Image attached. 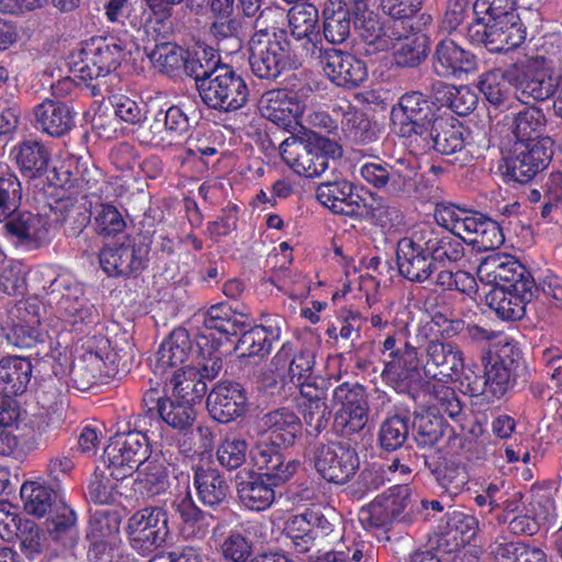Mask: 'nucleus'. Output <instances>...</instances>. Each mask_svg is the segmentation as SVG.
I'll return each mask as SVG.
<instances>
[{
  "mask_svg": "<svg viewBox=\"0 0 562 562\" xmlns=\"http://www.w3.org/2000/svg\"><path fill=\"white\" fill-rule=\"evenodd\" d=\"M127 40L115 36H95L85 41L69 56L72 80L90 88L91 94L105 95L110 92L109 77L120 66Z\"/></svg>",
  "mask_w": 562,
  "mask_h": 562,
  "instance_id": "nucleus-1",
  "label": "nucleus"
},
{
  "mask_svg": "<svg viewBox=\"0 0 562 562\" xmlns=\"http://www.w3.org/2000/svg\"><path fill=\"white\" fill-rule=\"evenodd\" d=\"M351 16L368 55L385 52L390 47L392 35L383 33L378 15L369 10L364 2L363 9H357L353 1L329 0L324 8V35L333 44L342 43L350 33Z\"/></svg>",
  "mask_w": 562,
  "mask_h": 562,
  "instance_id": "nucleus-2",
  "label": "nucleus"
},
{
  "mask_svg": "<svg viewBox=\"0 0 562 562\" xmlns=\"http://www.w3.org/2000/svg\"><path fill=\"white\" fill-rule=\"evenodd\" d=\"M173 375L165 382L161 392L151 387L144 394V403L149 411L157 409L160 418L170 427L180 431L189 429L195 420L194 403L205 392V382H196L194 373L188 380L180 381Z\"/></svg>",
  "mask_w": 562,
  "mask_h": 562,
  "instance_id": "nucleus-3",
  "label": "nucleus"
},
{
  "mask_svg": "<svg viewBox=\"0 0 562 562\" xmlns=\"http://www.w3.org/2000/svg\"><path fill=\"white\" fill-rule=\"evenodd\" d=\"M206 358L207 355L198 347L194 352L192 351L188 330L177 328L161 342L153 363V371L164 383L170 382L173 375H180V381L188 380L192 373L196 382H204L214 379L203 374Z\"/></svg>",
  "mask_w": 562,
  "mask_h": 562,
  "instance_id": "nucleus-4",
  "label": "nucleus"
},
{
  "mask_svg": "<svg viewBox=\"0 0 562 562\" xmlns=\"http://www.w3.org/2000/svg\"><path fill=\"white\" fill-rule=\"evenodd\" d=\"M249 318L243 313L235 312L229 305L220 303L211 306L204 314L203 326L195 338V347L207 355L203 374L216 378L222 369L220 347L228 340L231 335L249 325Z\"/></svg>",
  "mask_w": 562,
  "mask_h": 562,
  "instance_id": "nucleus-5",
  "label": "nucleus"
},
{
  "mask_svg": "<svg viewBox=\"0 0 562 562\" xmlns=\"http://www.w3.org/2000/svg\"><path fill=\"white\" fill-rule=\"evenodd\" d=\"M43 276L52 277L49 286L43 285L49 296L48 303L54 306V317L49 326L58 330L57 322L63 323L60 329L81 330L83 325L93 324L98 319V313L93 305L83 297V289L80 284L65 277H54L49 267L37 271Z\"/></svg>",
  "mask_w": 562,
  "mask_h": 562,
  "instance_id": "nucleus-6",
  "label": "nucleus"
},
{
  "mask_svg": "<svg viewBox=\"0 0 562 562\" xmlns=\"http://www.w3.org/2000/svg\"><path fill=\"white\" fill-rule=\"evenodd\" d=\"M148 459L147 437L140 431L116 434L105 447L103 460L110 470V475L120 481L131 476L138 471V480L147 484H162L164 473L157 471L154 474L147 473L151 462Z\"/></svg>",
  "mask_w": 562,
  "mask_h": 562,
  "instance_id": "nucleus-7",
  "label": "nucleus"
},
{
  "mask_svg": "<svg viewBox=\"0 0 562 562\" xmlns=\"http://www.w3.org/2000/svg\"><path fill=\"white\" fill-rule=\"evenodd\" d=\"M434 218L439 226L479 249H494L504 243L499 225L479 212L454 204H438Z\"/></svg>",
  "mask_w": 562,
  "mask_h": 562,
  "instance_id": "nucleus-8",
  "label": "nucleus"
},
{
  "mask_svg": "<svg viewBox=\"0 0 562 562\" xmlns=\"http://www.w3.org/2000/svg\"><path fill=\"white\" fill-rule=\"evenodd\" d=\"M282 160L297 175L315 178L329 167V159L342 156L340 145L329 138L308 133L305 137H289L280 145Z\"/></svg>",
  "mask_w": 562,
  "mask_h": 562,
  "instance_id": "nucleus-9",
  "label": "nucleus"
},
{
  "mask_svg": "<svg viewBox=\"0 0 562 562\" xmlns=\"http://www.w3.org/2000/svg\"><path fill=\"white\" fill-rule=\"evenodd\" d=\"M20 495L26 513L37 517H43L54 505L53 516L47 524L50 537L66 546L75 542L76 514L63 501L57 503V495L52 488L41 482L27 481L21 486Z\"/></svg>",
  "mask_w": 562,
  "mask_h": 562,
  "instance_id": "nucleus-10",
  "label": "nucleus"
},
{
  "mask_svg": "<svg viewBox=\"0 0 562 562\" xmlns=\"http://www.w3.org/2000/svg\"><path fill=\"white\" fill-rule=\"evenodd\" d=\"M379 361L382 363V380L397 392H404L408 383L417 375L418 358L415 347L389 334L379 348Z\"/></svg>",
  "mask_w": 562,
  "mask_h": 562,
  "instance_id": "nucleus-11",
  "label": "nucleus"
},
{
  "mask_svg": "<svg viewBox=\"0 0 562 562\" xmlns=\"http://www.w3.org/2000/svg\"><path fill=\"white\" fill-rule=\"evenodd\" d=\"M249 47L250 66L259 78L274 79L289 65V44L282 34L259 30L251 36Z\"/></svg>",
  "mask_w": 562,
  "mask_h": 562,
  "instance_id": "nucleus-12",
  "label": "nucleus"
},
{
  "mask_svg": "<svg viewBox=\"0 0 562 562\" xmlns=\"http://www.w3.org/2000/svg\"><path fill=\"white\" fill-rule=\"evenodd\" d=\"M126 533L131 547L139 554H148L161 547L169 535L168 513L159 506L145 507L127 521Z\"/></svg>",
  "mask_w": 562,
  "mask_h": 562,
  "instance_id": "nucleus-13",
  "label": "nucleus"
},
{
  "mask_svg": "<svg viewBox=\"0 0 562 562\" xmlns=\"http://www.w3.org/2000/svg\"><path fill=\"white\" fill-rule=\"evenodd\" d=\"M198 91L207 106L227 112L240 109L248 99L245 81L227 66H222L211 79L200 80Z\"/></svg>",
  "mask_w": 562,
  "mask_h": 562,
  "instance_id": "nucleus-14",
  "label": "nucleus"
},
{
  "mask_svg": "<svg viewBox=\"0 0 562 562\" xmlns=\"http://www.w3.org/2000/svg\"><path fill=\"white\" fill-rule=\"evenodd\" d=\"M306 106V93L291 89L269 90L258 102V110L262 117L289 131H295L297 126H302Z\"/></svg>",
  "mask_w": 562,
  "mask_h": 562,
  "instance_id": "nucleus-15",
  "label": "nucleus"
},
{
  "mask_svg": "<svg viewBox=\"0 0 562 562\" xmlns=\"http://www.w3.org/2000/svg\"><path fill=\"white\" fill-rule=\"evenodd\" d=\"M334 427L342 436L359 432L368 423V402L362 386L342 383L333 392Z\"/></svg>",
  "mask_w": 562,
  "mask_h": 562,
  "instance_id": "nucleus-16",
  "label": "nucleus"
},
{
  "mask_svg": "<svg viewBox=\"0 0 562 562\" xmlns=\"http://www.w3.org/2000/svg\"><path fill=\"white\" fill-rule=\"evenodd\" d=\"M435 120L432 104L420 92L402 95L391 111L392 130L402 137L423 135Z\"/></svg>",
  "mask_w": 562,
  "mask_h": 562,
  "instance_id": "nucleus-17",
  "label": "nucleus"
},
{
  "mask_svg": "<svg viewBox=\"0 0 562 562\" xmlns=\"http://www.w3.org/2000/svg\"><path fill=\"white\" fill-rule=\"evenodd\" d=\"M553 142L542 138L530 142H516L513 153L506 158V173L517 182L530 181L544 169L552 157Z\"/></svg>",
  "mask_w": 562,
  "mask_h": 562,
  "instance_id": "nucleus-18",
  "label": "nucleus"
},
{
  "mask_svg": "<svg viewBox=\"0 0 562 562\" xmlns=\"http://www.w3.org/2000/svg\"><path fill=\"white\" fill-rule=\"evenodd\" d=\"M471 41L484 45L491 53H506L520 46L526 38V30L518 14H509L505 20L484 24H471Z\"/></svg>",
  "mask_w": 562,
  "mask_h": 562,
  "instance_id": "nucleus-19",
  "label": "nucleus"
},
{
  "mask_svg": "<svg viewBox=\"0 0 562 562\" xmlns=\"http://www.w3.org/2000/svg\"><path fill=\"white\" fill-rule=\"evenodd\" d=\"M60 393L53 385H42L35 395V405L32 408L25 427L34 441L45 439L56 430L63 418Z\"/></svg>",
  "mask_w": 562,
  "mask_h": 562,
  "instance_id": "nucleus-20",
  "label": "nucleus"
},
{
  "mask_svg": "<svg viewBox=\"0 0 562 562\" xmlns=\"http://www.w3.org/2000/svg\"><path fill=\"white\" fill-rule=\"evenodd\" d=\"M516 98L521 103L543 101L554 94L555 82L543 58H531L513 78Z\"/></svg>",
  "mask_w": 562,
  "mask_h": 562,
  "instance_id": "nucleus-21",
  "label": "nucleus"
},
{
  "mask_svg": "<svg viewBox=\"0 0 562 562\" xmlns=\"http://www.w3.org/2000/svg\"><path fill=\"white\" fill-rule=\"evenodd\" d=\"M315 468L328 482L345 484L356 474L359 458L350 447L331 442L317 450Z\"/></svg>",
  "mask_w": 562,
  "mask_h": 562,
  "instance_id": "nucleus-22",
  "label": "nucleus"
},
{
  "mask_svg": "<svg viewBox=\"0 0 562 562\" xmlns=\"http://www.w3.org/2000/svg\"><path fill=\"white\" fill-rule=\"evenodd\" d=\"M396 257L400 272L411 281L423 282L437 268L423 233L402 238L397 244Z\"/></svg>",
  "mask_w": 562,
  "mask_h": 562,
  "instance_id": "nucleus-23",
  "label": "nucleus"
},
{
  "mask_svg": "<svg viewBox=\"0 0 562 562\" xmlns=\"http://www.w3.org/2000/svg\"><path fill=\"white\" fill-rule=\"evenodd\" d=\"M533 280L494 286L484 293L487 306L504 321L520 319L532 299Z\"/></svg>",
  "mask_w": 562,
  "mask_h": 562,
  "instance_id": "nucleus-24",
  "label": "nucleus"
},
{
  "mask_svg": "<svg viewBox=\"0 0 562 562\" xmlns=\"http://www.w3.org/2000/svg\"><path fill=\"white\" fill-rule=\"evenodd\" d=\"M520 359V350L509 341H499V346L490 356L485 371L486 391L494 396H503L512 386L515 370Z\"/></svg>",
  "mask_w": 562,
  "mask_h": 562,
  "instance_id": "nucleus-25",
  "label": "nucleus"
},
{
  "mask_svg": "<svg viewBox=\"0 0 562 562\" xmlns=\"http://www.w3.org/2000/svg\"><path fill=\"white\" fill-rule=\"evenodd\" d=\"M5 221L4 229L27 249H37L49 243L52 225L47 216L32 212H14Z\"/></svg>",
  "mask_w": 562,
  "mask_h": 562,
  "instance_id": "nucleus-26",
  "label": "nucleus"
},
{
  "mask_svg": "<svg viewBox=\"0 0 562 562\" xmlns=\"http://www.w3.org/2000/svg\"><path fill=\"white\" fill-rule=\"evenodd\" d=\"M87 538L90 541L89 555L94 562H113L121 543L119 521L95 513L90 519Z\"/></svg>",
  "mask_w": 562,
  "mask_h": 562,
  "instance_id": "nucleus-27",
  "label": "nucleus"
},
{
  "mask_svg": "<svg viewBox=\"0 0 562 562\" xmlns=\"http://www.w3.org/2000/svg\"><path fill=\"white\" fill-rule=\"evenodd\" d=\"M476 273L480 282L491 288L532 280L516 258L504 252H494L485 257Z\"/></svg>",
  "mask_w": 562,
  "mask_h": 562,
  "instance_id": "nucleus-28",
  "label": "nucleus"
},
{
  "mask_svg": "<svg viewBox=\"0 0 562 562\" xmlns=\"http://www.w3.org/2000/svg\"><path fill=\"white\" fill-rule=\"evenodd\" d=\"M322 65L325 75L337 86L358 87L368 77L367 66L361 59L336 48L323 53Z\"/></svg>",
  "mask_w": 562,
  "mask_h": 562,
  "instance_id": "nucleus-29",
  "label": "nucleus"
},
{
  "mask_svg": "<svg viewBox=\"0 0 562 562\" xmlns=\"http://www.w3.org/2000/svg\"><path fill=\"white\" fill-rule=\"evenodd\" d=\"M417 170L414 157L397 159L395 165L384 162H366L360 167L361 178L376 189L387 187L389 190L398 191L413 178Z\"/></svg>",
  "mask_w": 562,
  "mask_h": 562,
  "instance_id": "nucleus-30",
  "label": "nucleus"
},
{
  "mask_svg": "<svg viewBox=\"0 0 562 562\" xmlns=\"http://www.w3.org/2000/svg\"><path fill=\"white\" fill-rule=\"evenodd\" d=\"M286 535L297 552H307L318 537L331 531V524L318 510H307L291 517L285 527Z\"/></svg>",
  "mask_w": 562,
  "mask_h": 562,
  "instance_id": "nucleus-31",
  "label": "nucleus"
},
{
  "mask_svg": "<svg viewBox=\"0 0 562 562\" xmlns=\"http://www.w3.org/2000/svg\"><path fill=\"white\" fill-rule=\"evenodd\" d=\"M247 396L238 383H218L207 396L211 416L220 423H228L247 409Z\"/></svg>",
  "mask_w": 562,
  "mask_h": 562,
  "instance_id": "nucleus-32",
  "label": "nucleus"
},
{
  "mask_svg": "<svg viewBox=\"0 0 562 562\" xmlns=\"http://www.w3.org/2000/svg\"><path fill=\"white\" fill-rule=\"evenodd\" d=\"M425 374L431 379H457L463 370L461 351L450 342L432 340L426 348Z\"/></svg>",
  "mask_w": 562,
  "mask_h": 562,
  "instance_id": "nucleus-33",
  "label": "nucleus"
},
{
  "mask_svg": "<svg viewBox=\"0 0 562 562\" xmlns=\"http://www.w3.org/2000/svg\"><path fill=\"white\" fill-rule=\"evenodd\" d=\"M403 22L382 23L383 33L392 35L390 48L394 49V58L398 66L414 67L427 56V38L423 34H409L403 36L400 27Z\"/></svg>",
  "mask_w": 562,
  "mask_h": 562,
  "instance_id": "nucleus-34",
  "label": "nucleus"
},
{
  "mask_svg": "<svg viewBox=\"0 0 562 562\" xmlns=\"http://www.w3.org/2000/svg\"><path fill=\"white\" fill-rule=\"evenodd\" d=\"M173 508L181 520L180 532L186 540H202L207 536L214 517L201 510L189 492L176 497Z\"/></svg>",
  "mask_w": 562,
  "mask_h": 562,
  "instance_id": "nucleus-35",
  "label": "nucleus"
},
{
  "mask_svg": "<svg viewBox=\"0 0 562 562\" xmlns=\"http://www.w3.org/2000/svg\"><path fill=\"white\" fill-rule=\"evenodd\" d=\"M251 461L259 469H265V477L278 486L288 480L297 471L300 462L296 460H285L274 448L258 443L250 450Z\"/></svg>",
  "mask_w": 562,
  "mask_h": 562,
  "instance_id": "nucleus-36",
  "label": "nucleus"
},
{
  "mask_svg": "<svg viewBox=\"0 0 562 562\" xmlns=\"http://www.w3.org/2000/svg\"><path fill=\"white\" fill-rule=\"evenodd\" d=\"M316 196L319 203L335 214L357 216L363 207L362 200L352 192V187L347 181L322 183L317 188Z\"/></svg>",
  "mask_w": 562,
  "mask_h": 562,
  "instance_id": "nucleus-37",
  "label": "nucleus"
},
{
  "mask_svg": "<svg viewBox=\"0 0 562 562\" xmlns=\"http://www.w3.org/2000/svg\"><path fill=\"white\" fill-rule=\"evenodd\" d=\"M260 427L273 446H292L302 431L300 418L288 408H280L266 414L260 419Z\"/></svg>",
  "mask_w": 562,
  "mask_h": 562,
  "instance_id": "nucleus-38",
  "label": "nucleus"
},
{
  "mask_svg": "<svg viewBox=\"0 0 562 562\" xmlns=\"http://www.w3.org/2000/svg\"><path fill=\"white\" fill-rule=\"evenodd\" d=\"M36 127L50 136H63L75 125V113L59 101L44 100L34 110Z\"/></svg>",
  "mask_w": 562,
  "mask_h": 562,
  "instance_id": "nucleus-39",
  "label": "nucleus"
},
{
  "mask_svg": "<svg viewBox=\"0 0 562 562\" xmlns=\"http://www.w3.org/2000/svg\"><path fill=\"white\" fill-rule=\"evenodd\" d=\"M475 57L451 40L441 41L435 53L434 69L441 77L460 76L475 69Z\"/></svg>",
  "mask_w": 562,
  "mask_h": 562,
  "instance_id": "nucleus-40",
  "label": "nucleus"
},
{
  "mask_svg": "<svg viewBox=\"0 0 562 562\" xmlns=\"http://www.w3.org/2000/svg\"><path fill=\"white\" fill-rule=\"evenodd\" d=\"M333 114L336 120H340L341 131L346 137L361 143L372 139L370 120L349 101L336 102L333 106Z\"/></svg>",
  "mask_w": 562,
  "mask_h": 562,
  "instance_id": "nucleus-41",
  "label": "nucleus"
},
{
  "mask_svg": "<svg viewBox=\"0 0 562 562\" xmlns=\"http://www.w3.org/2000/svg\"><path fill=\"white\" fill-rule=\"evenodd\" d=\"M12 153L23 176L36 178L46 172L50 153L43 143L25 140L15 146Z\"/></svg>",
  "mask_w": 562,
  "mask_h": 562,
  "instance_id": "nucleus-42",
  "label": "nucleus"
},
{
  "mask_svg": "<svg viewBox=\"0 0 562 562\" xmlns=\"http://www.w3.org/2000/svg\"><path fill=\"white\" fill-rule=\"evenodd\" d=\"M31 361L22 357H8L0 360V391L7 395L22 394L31 380Z\"/></svg>",
  "mask_w": 562,
  "mask_h": 562,
  "instance_id": "nucleus-43",
  "label": "nucleus"
},
{
  "mask_svg": "<svg viewBox=\"0 0 562 562\" xmlns=\"http://www.w3.org/2000/svg\"><path fill=\"white\" fill-rule=\"evenodd\" d=\"M240 503L251 510L269 508L276 497L272 484L261 474H252L248 480L241 481L237 487Z\"/></svg>",
  "mask_w": 562,
  "mask_h": 562,
  "instance_id": "nucleus-44",
  "label": "nucleus"
},
{
  "mask_svg": "<svg viewBox=\"0 0 562 562\" xmlns=\"http://www.w3.org/2000/svg\"><path fill=\"white\" fill-rule=\"evenodd\" d=\"M162 119H156L151 126L153 133L157 138V144L164 146L179 145L188 133L189 120L183 110L179 106H170L165 113H160Z\"/></svg>",
  "mask_w": 562,
  "mask_h": 562,
  "instance_id": "nucleus-45",
  "label": "nucleus"
},
{
  "mask_svg": "<svg viewBox=\"0 0 562 562\" xmlns=\"http://www.w3.org/2000/svg\"><path fill=\"white\" fill-rule=\"evenodd\" d=\"M147 56L153 67L167 76L177 77L184 74L188 50L176 43L156 44Z\"/></svg>",
  "mask_w": 562,
  "mask_h": 562,
  "instance_id": "nucleus-46",
  "label": "nucleus"
},
{
  "mask_svg": "<svg viewBox=\"0 0 562 562\" xmlns=\"http://www.w3.org/2000/svg\"><path fill=\"white\" fill-rule=\"evenodd\" d=\"M325 400L324 391L317 387L316 384H306L294 397L304 422L310 426H313V423L316 422L315 429L317 431L321 430L323 422L327 419L328 415Z\"/></svg>",
  "mask_w": 562,
  "mask_h": 562,
  "instance_id": "nucleus-47",
  "label": "nucleus"
},
{
  "mask_svg": "<svg viewBox=\"0 0 562 562\" xmlns=\"http://www.w3.org/2000/svg\"><path fill=\"white\" fill-rule=\"evenodd\" d=\"M194 485L200 501L206 506H216L227 497L229 486L216 469H198Z\"/></svg>",
  "mask_w": 562,
  "mask_h": 562,
  "instance_id": "nucleus-48",
  "label": "nucleus"
},
{
  "mask_svg": "<svg viewBox=\"0 0 562 562\" xmlns=\"http://www.w3.org/2000/svg\"><path fill=\"white\" fill-rule=\"evenodd\" d=\"M212 33L217 37L236 36L241 27L237 0H210Z\"/></svg>",
  "mask_w": 562,
  "mask_h": 562,
  "instance_id": "nucleus-49",
  "label": "nucleus"
},
{
  "mask_svg": "<svg viewBox=\"0 0 562 562\" xmlns=\"http://www.w3.org/2000/svg\"><path fill=\"white\" fill-rule=\"evenodd\" d=\"M11 328L5 333L8 341L19 348H31L37 344L45 342V337L49 339V355L54 359H59L61 351L55 348V345L60 347L61 344L48 335L44 334L41 324L11 322Z\"/></svg>",
  "mask_w": 562,
  "mask_h": 562,
  "instance_id": "nucleus-50",
  "label": "nucleus"
},
{
  "mask_svg": "<svg viewBox=\"0 0 562 562\" xmlns=\"http://www.w3.org/2000/svg\"><path fill=\"white\" fill-rule=\"evenodd\" d=\"M430 136L436 151L451 155L464 145L463 127L454 124L452 117H438L430 128Z\"/></svg>",
  "mask_w": 562,
  "mask_h": 562,
  "instance_id": "nucleus-51",
  "label": "nucleus"
},
{
  "mask_svg": "<svg viewBox=\"0 0 562 562\" xmlns=\"http://www.w3.org/2000/svg\"><path fill=\"white\" fill-rule=\"evenodd\" d=\"M546 128V117L542 111L536 106L524 108L514 117L513 132L517 142H530L542 139Z\"/></svg>",
  "mask_w": 562,
  "mask_h": 562,
  "instance_id": "nucleus-52",
  "label": "nucleus"
},
{
  "mask_svg": "<svg viewBox=\"0 0 562 562\" xmlns=\"http://www.w3.org/2000/svg\"><path fill=\"white\" fill-rule=\"evenodd\" d=\"M186 61L184 74L194 78L198 89L200 80L211 79V76H214L215 71L217 72L222 67L220 56L212 47H199L193 55L188 52Z\"/></svg>",
  "mask_w": 562,
  "mask_h": 562,
  "instance_id": "nucleus-53",
  "label": "nucleus"
},
{
  "mask_svg": "<svg viewBox=\"0 0 562 562\" xmlns=\"http://www.w3.org/2000/svg\"><path fill=\"white\" fill-rule=\"evenodd\" d=\"M477 528L479 521L473 515L453 510L446 517L442 533L458 547L469 543L476 536Z\"/></svg>",
  "mask_w": 562,
  "mask_h": 562,
  "instance_id": "nucleus-54",
  "label": "nucleus"
},
{
  "mask_svg": "<svg viewBox=\"0 0 562 562\" xmlns=\"http://www.w3.org/2000/svg\"><path fill=\"white\" fill-rule=\"evenodd\" d=\"M513 81L504 71L495 69L483 74L477 87L487 102L501 105L510 97Z\"/></svg>",
  "mask_w": 562,
  "mask_h": 562,
  "instance_id": "nucleus-55",
  "label": "nucleus"
},
{
  "mask_svg": "<svg viewBox=\"0 0 562 562\" xmlns=\"http://www.w3.org/2000/svg\"><path fill=\"white\" fill-rule=\"evenodd\" d=\"M428 235V237L426 236L428 251L430 252L435 267L437 265L446 267L463 258L464 247L461 241L462 239L456 235L442 237H432L430 233Z\"/></svg>",
  "mask_w": 562,
  "mask_h": 562,
  "instance_id": "nucleus-56",
  "label": "nucleus"
},
{
  "mask_svg": "<svg viewBox=\"0 0 562 562\" xmlns=\"http://www.w3.org/2000/svg\"><path fill=\"white\" fill-rule=\"evenodd\" d=\"M289 27L296 40H311L316 34L318 11L311 3L293 7L288 14Z\"/></svg>",
  "mask_w": 562,
  "mask_h": 562,
  "instance_id": "nucleus-57",
  "label": "nucleus"
},
{
  "mask_svg": "<svg viewBox=\"0 0 562 562\" xmlns=\"http://www.w3.org/2000/svg\"><path fill=\"white\" fill-rule=\"evenodd\" d=\"M315 353L311 349H304L296 353L290 362L288 375L290 382L297 391L306 384H316L314 375Z\"/></svg>",
  "mask_w": 562,
  "mask_h": 562,
  "instance_id": "nucleus-58",
  "label": "nucleus"
},
{
  "mask_svg": "<svg viewBox=\"0 0 562 562\" xmlns=\"http://www.w3.org/2000/svg\"><path fill=\"white\" fill-rule=\"evenodd\" d=\"M473 13L475 15L473 24H484V26L506 20L509 14H517L510 0H475Z\"/></svg>",
  "mask_w": 562,
  "mask_h": 562,
  "instance_id": "nucleus-59",
  "label": "nucleus"
},
{
  "mask_svg": "<svg viewBox=\"0 0 562 562\" xmlns=\"http://www.w3.org/2000/svg\"><path fill=\"white\" fill-rule=\"evenodd\" d=\"M436 481L450 498L459 495L469 481L465 469L456 463H445L435 471Z\"/></svg>",
  "mask_w": 562,
  "mask_h": 562,
  "instance_id": "nucleus-60",
  "label": "nucleus"
},
{
  "mask_svg": "<svg viewBox=\"0 0 562 562\" xmlns=\"http://www.w3.org/2000/svg\"><path fill=\"white\" fill-rule=\"evenodd\" d=\"M21 183L10 171H0V222L7 220L19 207Z\"/></svg>",
  "mask_w": 562,
  "mask_h": 562,
  "instance_id": "nucleus-61",
  "label": "nucleus"
},
{
  "mask_svg": "<svg viewBox=\"0 0 562 562\" xmlns=\"http://www.w3.org/2000/svg\"><path fill=\"white\" fill-rule=\"evenodd\" d=\"M248 445L245 439L236 435H227L218 445L216 456L220 464L234 470L246 460Z\"/></svg>",
  "mask_w": 562,
  "mask_h": 562,
  "instance_id": "nucleus-62",
  "label": "nucleus"
},
{
  "mask_svg": "<svg viewBox=\"0 0 562 562\" xmlns=\"http://www.w3.org/2000/svg\"><path fill=\"white\" fill-rule=\"evenodd\" d=\"M415 440L419 447H431L442 437V419L431 414L416 416Z\"/></svg>",
  "mask_w": 562,
  "mask_h": 562,
  "instance_id": "nucleus-63",
  "label": "nucleus"
},
{
  "mask_svg": "<svg viewBox=\"0 0 562 562\" xmlns=\"http://www.w3.org/2000/svg\"><path fill=\"white\" fill-rule=\"evenodd\" d=\"M408 427L404 418L393 416L387 418L380 428V442L386 450L400 448L406 440Z\"/></svg>",
  "mask_w": 562,
  "mask_h": 562,
  "instance_id": "nucleus-64",
  "label": "nucleus"
}]
</instances>
